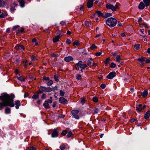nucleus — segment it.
<instances>
[{"label": "nucleus", "mask_w": 150, "mask_h": 150, "mask_svg": "<svg viewBox=\"0 0 150 150\" xmlns=\"http://www.w3.org/2000/svg\"><path fill=\"white\" fill-rule=\"evenodd\" d=\"M85 23V25L87 27H90L91 25V22H88L87 21H86Z\"/></svg>", "instance_id": "31"}, {"label": "nucleus", "mask_w": 150, "mask_h": 150, "mask_svg": "<svg viewBox=\"0 0 150 150\" xmlns=\"http://www.w3.org/2000/svg\"><path fill=\"white\" fill-rule=\"evenodd\" d=\"M58 135V132L56 129H54L52 134V137H56Z\"/></svg>", "instance_id": "8"}, {"label": "nucleus", "mask_w": 150, "mask_h": 150, "mask_svg": "<svg viewBox=\"0 0 150 150\" xmlns=\"http://www.w3.org/2000/svg\"><path fill=\"white\" fill-rule=\"evenodd\" d=\"M99 110L98 109H96L94 110V113L96 114H97L99 112Z\"/></svg>", "instance_id": "64"}, {"label": "nucleus", "mask_w": 150, "mask_h": 150, "mask_svg": "<svg viewBox=\"0 0 150 150\" xmlns=\"http://www.w3.org/2000/svg\"><path fill=\"white\" fill-rule=\"evenodd\" d=\"M15 103L16 105V108L18 109L19 106L21 105L20 101L19 100H17L15 102Z\"/></svg>", "instance_id": "18"}, {"label": "nucleus", "mask_w": 150, "mask_h": 150, "mask_svg": "<svg viewBox=\"0 0 150 150\" xmlns=\"http://www.w3.org/2000/svg\"><path fill=\"white\" fill-rule=\"evenodd\" d=\"M96 13L98 17H103V14L100 11H97Z\"/></svg>", "instance_id": "20"}, {"label": "nucleus", "mask_w": 150, "mask_h": 150, "mask_svg": "<svg viewBox=\"0 0 150 150\" xmlns=\"http://www.w3.org/2000/svg\"><path fill=\"white\" fill-rule=\"evenodd\" d=\"M4 112L6 114H9L11 112V109L10 108L6 107L4 110Z\"/></svg>", "instance_id": "16"}, {"label": "nucleus", "mask_w": 150, "mask_h": 150, "mask_svg": "<svg viewBox=\"0 0 150 150\" xmlns=\"http://www.w3.org/2000/svg\"><path fill=\"white\" fill-rule=\"evenodd\" d=\"M30 58L31 60L33 61H35L37 59L36 57L33 55L30 56Z\"/></svg>", "instance_id": "36"}, {"label": "nucleus", "mask_w": 150, "mask_h": 150, "mask_svg": "<svg viewBox=\"0 0 150 150\" xmlns=\"http://www.w3.org/2000/svg\"><path fill=\"white\" fill-rule=\"evenodd\" d=\"M80 9L81 10L83 11L84 10V6L83 5H81L80 8Z\"/></svg>", "instance_id": "62"}, {"label": "nucleus", "mask_w": 150, "mask_h": 150, "mask_svg": "<svg viewBox=\"0 0 150 150\" xmlns=\"http://www.w3.org/2000/svg\"><path fill=\"white\" fill-rule=\"evenodd\" d=\"M43 80H46L47 81H49L50 79L48 77H44L43 78Z\"/></svg>", "instance_id": "63"}, {"label": "nucleus", "mask_w": 150, "mask_h": 150, "mask_svg": "<svg viewBox=\"0 0 150 150\" xmlns=\"http://www.w3.org/2000/svg\"><path fill=\"white\" fill-rule=\"evenodd\" d=\"M40 88L42 91L47 92H50L53 90V89L51 87H46L43 86H41Z\"/></svg>", "instance_id": "4"}, {"label": "nucleus", "mask_w": 150, "mask_h": 150, "mask_svg": "<svg viewBox=\"0 0 150 150\" xmlns=\"http://www.w3.org/2000/svg\"><path fill=\"white\" fill-rule=\"evenodd\" d=\"M18 6V4H17L16 1H14L13 4H11L10 10L11 11H14L15 10V7L17 6Z\"/></svg>", "instance_id": "9"}, {"label": "nucleus", "mask_w": 150, "mask_h": 150, "mask_svg": "<svg viewBox=\"0 0 150 150\" xmlns=\"http://www.w3.org/2000/svg\"><path fill=\"white\" fill-rule=\"evenodd\" d=\"M5 3L3 0H0V7H3L4 6Z\"/></svg>", "instance_id": "33"}, {"label": "nucleus", "mask_w": 150, "mask_h": 150, "mask_svg": "<svg viewBox=\"0 0 150 150\" xmlns=\"http://www.w3.org/2000/svg\"><path fill=\"white\" fill-rule=\"evenodd\" d=\"M112 15V14L111 13H106L105 15H103V17L104 18H107L108 17L111 16Z\"/></svg>", "instance_id": "27"}, {"label": "nucleus", "mask_w": 150, "mask_h": 150, "mask_svg": "<svg viewBox=\"0 0 150 150\" xmlns=\"http://www.w3.org/2000/svg\"><path fill=\"white\" fill-rule=\"evenodd\" d=\"M116 73L115 71H112L107 76L106 78L109 79H111L116 76Z\"/></svg>", "instance_id": "7"}, {"label": "nucleus", "mask_w": 150, "mask_h": 150, "mask_svg": "<svg viewBox=\"0 0 150 150\" xmlns=\"http://www.w3.org/2000/svg\"><path fill=\"white\" fill-rule=\"evenodd\" d=\"M79 45V42L77 41H75L73 43V45L78 46Z\"/></svg>", "instance_id": "47"}, {"label": "nucleus", "mask_w": 150, "mask_h": 150, "mask_svg": "<svg viewBox=\"0 0 150 150\" xmlns=\"http://www.w3.org/2000/svg\"><path fill=\"white\" fill-rule=\"evenodd\" d=\"M36 148L33 146H31L27 148V150H36Z\"/></svg>", "instance_id": "39"}, {"label": "nucleus", "mask_w": 150, "mask_h": 150, "mask_svg": "<svg viewBox=\"0 0 150 150\" xmlns=\"http://www.w3.org/2000/svg\"><path fill=\"white\" fill-rule=\"evenodd\" d=\"M142 109V105L141 104H139L137 106L136 110L138 111H141Z\"/></svg>", "instance_id": "24"}, {"label": "nucleus", "mask_w": 150, "mask_h": 150, "mask_svg": "<svg viewBox=\"0 0 150 150\" xmlns=\"http://www.w3.org/2000/svg\"><path fill=\"white\" fill-rule=\"evenodd\" d=\"M37 40L36 38H34L33 39L32 41V42L33 43H35V46H37L38 45V42L36 41Z\"/></svg>", "instance_id": "30"}, {"label": "nucleus", "mask_w": 150, "mask_h": 150, "mask_svg": "<svg viewBox=\"0 0 150 150\" xmlns=\"http://www.w3.org/2000/svg\"><path fill=\"white\" fill-rule=\"evenodd\" d=\"M106 23L108 26L110 27H113L116 25L117 20L113 18H109L107 20Z\"/></svg>", "instance_id": "2"}, {"label": "nucleus", "mask_w": 150, "mask_h": 150, "mask_svg": "<svg viewBox=\"0 0 150 150\" xmlns=\"http://www.w3.org/2000/svg\"><path fill=\"white\" fill-rule=\"evenodd\" d=\"M45 102H47L49 104V103H51L52 102V101L51 100L48 99L47 100H46L45 101Z\"/></svg>", "instance_id": "59"}, {"label": "nucleus", "mask_w": 150, "mask_h": 150, "mask_svg": "<svg viewBox=\"0 0 150 150\" xmlns=\"http://www.w3.org/2000/svg\"><path fill=\"white\" fill-rule=\"evenodd\" d=\"M146 58L144 57H141L140 58H138L137 60L139 62H144L146 61Z\"/></svg>", "instance_id": "26"}, {"label": "nucleus", "mask_w": 150, "mask_h": 150, "mask_svg": "<svg viewBox=\"0 0 150 150\" xmlns=\"http://www.w3.org/2000/svg\"><path fill=\"white\" fill-rule=\"evenodd\" d=\"M43 106H44L45 108L49 109L50 108V106L47 103L45 102L43 104Z\"/></svg>", "instance_id": "25"}, {"label": "nucleus", "mask_w": 150, "mask_h": 150, "mask_svg": "<svg viewBox=\"0 0 150 150\" xmlns=\"http://www.w3.org/2000/svg\"><path fill=\"white\" fill-rule=\"evenodd\" d=\"M42 102V100H38L37 101V103L38 105H40Z\"/></svg>", "instance_id": "51"}, {"label": "nucleus", "mask_w": 150, "mask_h": 150, "mask_svg": "<svg viewBox=\"0 0 150 150\" xmlns=\"http://www.w3.org/2000/svg\"><path fill=\"white\" fill-rule=\"evenodd\" d=\"M18 2L19 3L21 7L23 8L24 6L25 2L24 0H18Z\"/></svg>", "instance_id": "14"}, {"label": "nucleus", "mask_w": 150, "mask_h": 150, "mask_svg": "<svg viewBox=\"0 0 150 150\" xmlns=\"http://www.w3.org/2000/svg\"><path fill=\"white\" fill-rule=\"evenodd\" d=\"M73 134L71 131H69L67 133V137L68 138H70L72 136Z\"/></svg>", "instance_id": "35"}, {"label": "nucleus", "mask_w": 150, "mask_h": 150, "mask_svg": "<svg viewBox=\"0 0 150 150\" xmlns=\"http://www.w3.org/2000/svg\"><path fill=\"white\" fill-rule=\"evenodd\" d=\"M18 79L21 81H25L24 78L22 76H20L19 77H17Z\"/></svg>", "instance_id": "38"}, {"label": "nucleus", "mask_w": 150, "mask_h": 150, "mask_svg": "<svg viewBox=\"0 0 150 150\" xmlns=\"http://www.w3.org/2000/svg\"><path fill=\"white\" fill-rule=\"evenodd\" d=\"M92 59L91 58H90V59L88 60L87 62V66H89L90 67H91V65L92 64Z\"/></svg>", "instance_id": "34"}, {"label": "nucleus", "mask_w": 150, "mask_h": 150, "mask_svg": "<svg viewBox=\"0 0 150 150\" xmlns=\"http://www.w3.org/2000/svg\"><path fill=\"white\" fill-rule=\"evenodd\" d=\"M93 0H88L87 2V6L88 8H91L93 6Z\"/></svg>", "instance_id": "12"}, {"label": "nucleus", "mask_w": 150, "mask_h": 150, "mask_svg": "<svg viewBox=\"0 0 150 150\" xmlns=\"http://www.w3.org/2000/svg\"><path fill=\"white\" fill-rule=\"evenodd\" d=\"M8 15L6 12L2 13L1 15H0V18H3L5 17L6 16H7Z\"/></svg>", "instance_id": "28"}, {"label": "nucleus", "mask_w": 150, "mask_h": 150, "mask_svg": "<svg viewBox=\"0 0 150 150\" xmlns=\"http://www.w3.org/2000/svg\"><path fill=\"white\" fill-rule=\"evenodd\" d=\"M60 148L62 150H63L65 148V147L64 145H62L60 146Z\"/></svg>", "instance_id": "49"}, {"label": "nucleus", "mask_w": 150, "mask_h": 150, "mask_svg": "<svg viewBox=\"0 0 150 150\" xmlns=\"http://www.w3.org/2000/svg\"><path fill=\"white\" fill-rule=\"evenodd\" d=\"M110 60V57L107 58L106 59V60L105 61V62H104L106 64H107L109 63Z\"/></svg>", "instance_id": "45"}, {"label": "nucleus", "mask_w": 150, "mask_h": 150, "mask_svg": "<svg viewBox=\"0 0 150 150\" xmlns=\"http://www.w3.org/2000/svg\"><path fill=\"white\" fill-rule=\"evenodd\" d=\"M60 95L61 96H63L64 95V94H65L64 92L62 90L60 91Z\"/></svg>", "instance_id": "50"}, {"label": "nucleus", "mask_w": 150, "mask_h": 150, "mask_svg": "<svg viewBox=\"0 0 150 150\" xmlns=\"http://www.w3.org/2000/svg\"><path fill=\"white\" fill-rule=\"evenodd\" d=\"M87 67V65L86 64H83V62H82L81 68L82 69H84Z\"/></svg>", "instance_id": "37"}, {"label": "nucleus", "mask_w": 150, "mask_h": 150, "mask_svg": "<svg viewBox=\"0 0 150 150\" xmlns=\"http://www.w3.org/2000/svg\"><path fill=\"white\" fill-rule=\"evenodd\" d=\"M145 6V4L142 2H141L140 3L139 6V8L141 10L143 9L144 8Z\"/></svg>", "instance_id": "15"}, {"label": "nucleus", "mask_w": 150, "mask_h": 150, "mask_svg": "<svg viewBox=\"0 0 150 150\" xmlns=\"http://www.w3.org/2000/svg\"><path fill=\"white\" fill-rule=\"evenodd\" d=\"M60 23L61 25L62 26L66 25V22L64 21H62L60 22Z\"/></svg>", "instance_id": "48"}, {"label": "nucleus", "mask_w": 150, "mask_h": 150, "mask_svg": "<svg viewBox=\"0 0 150 150\" xmlns=\"http://www.w3.org/2000/svg\"><path fill=\"white\" fill-rule=\"evenodd\" d=\"M106 87V85L105 84H103L101 85L100 87L102 89H104Z\"/></svg>", "instance_id": "57"}, {"label": "nucleus", "mask_w": 150, "mask_h": 150, "mask_svg": "<svg viewBox=\"0 0 150 150\" xmlns=\"http://www.w3.org/2000/svg\"><path fill=\"white\" fill-rule=\"evenodd\" d=\"M116 61L120 63L121 60V57L120 56L117 55L115 58Z\"/></svg>", "instance_id": "29"}, {"label": "nucleus", "mask_w": 150, "mask_h": 150, "mask_svg": "<svg viewBox=\"0 0 150 150\" xmlns=\"http://www.w3.org/2000/svg\"><path fill=\"white\" fill-rule=\"evenodd\" d=\"M46 97V94H43L41 96V98L42 99H44Z\"/></svg>", "instance_id": "52"}, {"label": "nucleus", "mask_w": 150, "mask_h": 150, "mask_svg": "<svg viewBox=\"0 0 150 150\" xmlns=\"http://www.w3.org/2000/svg\"><path fill=\"white\" fill-rule=\"evenodd\" d=\"M67 131L66 130H64L61 133V134L63 136H65L66 134L67 133Z\"/></svg>", "instance_id": "43"}, {"label": "nucleus", "mask_w": 150, "mask_h": 150, "mask_svg": "<svg viewBox=\"0 0 150 150\" xmlns=\"http://www.w3.org/2000/svg\"><path fill=\"white\" fill-rule=\"evenodd\" d=\"M79 111L78 110H74L71 111V113L72 115L76 119H79V117L78 114L79 113Z\"/></svg>", "instance_id": "5"}, {"label": "nucleus", "mask_w": 150, "mask_h": 150, "mask_svg": "<svg viewBox=\"0 0 150 150\" xmlns=\"http://www.w3.org/2000/svg\"><path fill=\"white\" fill-rule=\"evenodd\" d=\"M16 49L20 52H22L25 50L24 46L23 45L17 44L15 47Z\"/></svg>", "instance_id": "6"}, {"label": "nucleus", "mask_w": 150, "mask_h": 150, "mask_svg": "<svg viewBox=\"0 0 150 150\" xmlns=\"http://www.w3.org/2000/svg\"><path fill=\"white\" fill-rule=\"evenodd\" d=\"M59 103L63 104H66L67 103V100L64 98L61 97L59 98Z\"/></svg>", "instance_id": "10"}, {"label": "nucleus", "mask_w": 150, "mask_h": 150, "mask_svg": "<svg viewBox=\"0 0 150 150\" xmlns=\"http://www.w3.org/2000/svg\"><path fill=\"white\" fill-rule=\"evenodd\" d=\"M66 42L67 44H69L71 43V41L69 39H67L66 40Z\"/></svg>", "instance_id": "60"}, {"label": "nucleus", "mask_w": 150, "mask_h": 150, "mask_svg": "<svg viewBox=\"0 0 150 150\" xmlns=\"http://www.w3.org/2000/svg\"><path fill=\"white\" fill-rule=\"evenodd\" d=\"M61 36L60 35H57L53 39V41L54 42H56L59 41V39L60 38Z\"/></svg>", "instance_id": "17"}, {"label": "nucleus", "mask_w": 150, "mask_h": 150, "mask_svg": "<svg viewBox=\"0 0 150 150\" xmlns=\"http://www.w3.org/2000/svg\"><path fill=\"white\" fill-rule=\"evenodd\" d=\"M81 63L82 61H80L76 64L75 68L76 70H79V67L81 68Z\"/></svg>", "instance_id": "13"}, {"label": "nucleus", "mask_w": 150, "mask_h": 150, "mask_svg": "<svg viewBox=\"0 0 150 150\" xmlns=\"http://www.w3.org/2000/svg\"><path fill=\"white\" fill-rule=\"evenodd\" d=\"M102 54V52L101 51H100L99 52H97L95 53V55L97 56H100Z\"/></svg>", "instance_id": "42"}, {"label": "nucleus", "mask_w": 150, "mask_h": 150, "mask_svg": "<svg viewBox=\"0 0 150 150\" xmlns=\"http://www.w3.org/2000/svg\"><path fill=\"white\" fill-rule=\"evenodd\" d=\"M97 47V46L95 45V44H93L90 47V49L91 50H93L94 49H96Z\"/></svg>", "instance_id": "32"}, {"label": "nucleus", "mask_w": 150, "mask_h": 150, "mask_svg": "<svg viewBox=\"0 0 150 150\" xmlns=\"http://www.w3.org/2000/svg\"><path fill=\"white\" fill-rule=\"evenodd\" d=\"M93 100L94 102H97L98 101V99L97 97H94L93 98Z\"/></svg>", "instance_id": "46"}, {"label": "nucleus", "mask_w": 150, "mask_h": 150, "mask_svg": "<svg viewBox=\"0 0 150 150\" xmlns=\"http://www.w3.org/2000/svg\"><path fill=\"white\" fill-rule=\"evenodd\" d=\"M150 117V111H148L146 112L145 114L144 118L146 119H147Z\"/></svg>", "instance_id": "19"}, {"label": "nucleus", "mask_w": 150, "mask_h": 150, "mask_svg": "<svg viewBox=\"0 0 150 150\" xmlns=\"http://www.w3.org/2000/svg\"><path fill=\"white\" fill-rule=\"evenodd\" d=\"M141 25H143L145 28H148V26L146 23H142Z\"/></svg>", "instance_id": "61"}, {"label": "nucleus", "mask_w": 150, "mask_h": 150, "mask_svg": "<svg viewBox=\"0 0 150 150\" xmlns=\"http://www.w3.org/2000/svg\"><path fill=\"white\" fill-rule=\"evenodd\" d=\"M134 47L136 50H138L140 48V45L139 44L135 45L134 46Z\"/></svg>", "instance_id": "40"}, {"label": "nucleus", "mask_w": 150, "mask_h": 150, "mask_svg": "<svg viewBox=\"0 0 150 150\" xmlns=\"http://www.w3.org/2000/svg\"><path fill=\"white\" fill-rule=\"evenodd\" d=\"M49 81L47 83V85L49 86H51L52 84L53 83V81L52 80H50L49 81Z\"/></svg>", "instance_id": "44"}, {"label": "nucleus", "mask_w": 150, "mask_h": 150, "mask_svg": "<svg viewBox=\"0 0 150 150\" xmlns=\"http://www.w3.org/2000/svg\"><path fill=\"white\" fill-rule=\"evenodd\" d=\"M143 1L146 6H148L150 4V0H143Z\"/></svg>", "instance_id": "21"}, {"label": "nucleus", "mask_w": 150, "mask_h": 150, "mask_svg": "<svg viewBox=\"0 0 150 150\" xmlns=\"http://www.w3.org/2000/svg\"><path fill=\"white\" fill-rule=\"evenodd\" d=\"M15 96L13 94H8L4 93L0 96V100L2 102H0V110H2L4 107L9 106L11 107L14 106L13 99Z\"/></svg>", "instance_id": "1"}, {"label": "nucleus", "mask_w": 150, "mask_h": 150, "mask_svg": "<svg viewBox=\"0 0 150 150\" xmlns=\"http://www.w3.org/2000/svg\"><path fill=\"white\" fill-rule=\"evenodd\" d=\"M73 58L71 56H69L68 57H65L64 58V60L67 62H69L70 61H72Z\"/></svg>", "instance_id": "11"}, {"label": "nucleus", "mask_w": 150, "mask_h": 150, "mask_svg": "<svg viewBox=\"0 0 150 150\" xmlns=\"http://www.w3.org/2000/svg\"><path fill=\"white\" fill-rule=\"evenodd\" d=\"M54 79L56 81H59L58 77L56 75H54Z\"/></svg>", "instance_id": "55"}, {"label": "nucleus", "mask_w": 150, "mask_h": 150, "mask_svg": "<svg viewBox=\"0 0 150 150\" xmlns=\"http://www.w3.org/2000/svg\"><path fill=\"white\" fill-rule=\"evenodd\" d=\"M111 54L114 57L117 56V52H112Z\"/></svg>", "instance_id": "53"}, {"label": "nucleus", "mask_w": 150, "mask_h": 150, "mask_svg": "<svg viewBox=\"0 0 150 150\" xmlns=\"http://www.w3.org/2000/svg\"><path fill=\"white\" fill-rule=\"evenodd\" d=\"M148 94L147 90H145L143 92L142 95L143 97H146Z\"/></svg>", "instance_id": "23"}, {"label": "nucleus", "mask_w": 150, "mask_h": 150, "mask_svg": "<svg viewBox=\"0 0 150 150\" xmlns=\"http://www.w3.org/2000/svg\"><path fill=\"white\" fill-rule=\"evenodd\" d=\"M118 5L117 4L115 6L110 4L108 3L106 4V7L108 9H111L113 11H116L117 9L118 8Z\"/></svg>", "instance_id": "3"}, {"label": "nucleus", "mask_w": 150, "mask_h": 150, "mask_svg": "<svg viewBox=\"0 0 150 150\" xmlns=\"http://www.w3.org/2000/svg\"><path fill=\"white\" fill-rule=\"evenodd\" d=\"M39 95L38 93H35L33 96L32 98L34 100H37L39 98Z\"/></svg>", "instance_id": "22"}, {"label": "nucleus", "mask_w": 150, "mask_h": 150, "mask_svg": "<svg viewBox=\"0 0 150 150\" xmlns=\"http://www.w3.org/2000/svg\"><path fill=\"white\" fill-rule=\"evenodd\" d=\"M19 27L18 25H16L15 26H14L12 28V30L13 31L16 30L17 28Z\"/></svg>", "instance_id": "58"}, {"label": "nucleus", "mask_w": 150, "mask_h": 150, "mask_svg": "<svg viewBox=\"0 0 150 150\" xmlns=\"http://www.w3.org/2000/svg\"><path fill=\"white\" fill-rule=\"evenodd\" d=\"M81 76L80 74H77L76 76V79L78 80L81 79Z\"/></svg>", "instance_id": "56"}, {"label": "nucleus", "mask_w": 150, "mask_h": 150, "mask_svg": "<svg viewBox=\"0 0 150 150\" xmlns=\"http://www.w3.org/2000/svg\"><path fill=\"white\" fill-rule=\"evenodd\" d=\"M81 103L83 104L85 103V99L84 98H81Z\"/></svg>", "instance_id": "54"}, {"label": "nucleus", "mask_w": 150, "mask_h": 150, "mask_svg": "<svg viewBox=\"0 0 150 150\" xmlns=\"http://www.w3.org/2000/svg\"><path fill=\"white\" fill-rule=\"evenodd\" d=\"M116 64L113 62H112L110 65V67L112 68H114L116 67Z\"/></svg>", "instance_id": "41"}]
</instances>
